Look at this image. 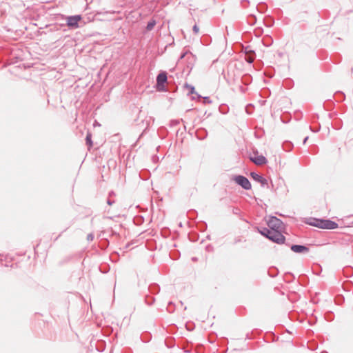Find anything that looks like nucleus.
Instances as JSON below:
<instances>
[{
    "mask_svg": "<svg viewBox=\"0 0 353 353\" xmlns=\"http://www.w3.org/2000/svg\"><path fill=\"white\" fill-rule=\"evenodd\" d=\"M312 225L323 229H335L338 228V224L330 220H316V223H310Z\"/></svg>",
    "mask_w": 353,
    "mask_h": 353,
    "instance_id": "nucleus-1",
    "label": "nucleus"
},
{
    "mask_svg": "<svg viewBox=\"0 0 353 353\" xmlns=\"http://www.w3.org/2000/svg\"><path fill=\"white\" fill-rule=\"evenodd\" d=\"M268 235L269 239L276 243L283 244L285 242V236L276 230H270Z\"/></svg>",
    "mask_w": 353,
    "mask_h": 353,
    "instance_id": "nucleus-2",
    "label": "nucleus"
},
{
    "mask_svg": "<svg viewBox=\"0 0 353 353\" xmlns=\"http://www.w3.org/2000/svg\"><path fill=\"white\" fill-rule=\"evenodd\" d=\"M167 81V75L165 73H160L157 79V89L159 91L165 90V83Z\"/></svg>",
    "mask_w": 353,
    "mask_h": 353,
    "instance_id": "nucleus-3",
    "label": "nucleus"
},
{
    "mask_svg": "<svg viewBox=\"0 0 353 353\" xmlns=\"http://www.w3.org/2000/svg\"><path fill=\"white\" fill-rule=\"evenodd\" d=\"M81 20V17L80 15L68 17L67 18V25L71 28H79V21Z\"/></svg>",
    "mask_w": 353,
    "mask_h": 353,
    "instance_id": "nucleus-4",
    "label": "nucleus"
},
{
    "mask_svg": "<svg viewBox=\"0 0 353 353\" xmlns=\"http://www.w3.org/2000/svg\"><path fill=\"white\" fill-rule=\"evenodd\" d=\"M234 181L236 183L240 185L242 188L245 190H249L251 188V184L248 179L243 176H236Z\"/></svg>",
    "mask_w": 353,
    "mask_h": 353,
    "instance_id": "nucleus-5",
    "label": "nucleus"
},
{
    "mask_svg": "<svg viewBox=\"0 0 353 353\" xmlns=\"http://www.w3.org/2000/svg\"><path fill=\"white\" fill-rule=\"evenodd\" d=\"M268 226L271 228V230H276L279 229L281 227L282 222L276 217H271L268 221Z\"/></svg>",
    "mask_w": 353,
    "mask_h": 353,
    "instance_id": "nucleus-6",
    "label": "nucleus"
},
{
    "mask_svg": "<svg viewBox=\"0 0 353 353\" xmlns=\"http://www.w3.org/2000/svg\"><path fill=\"white\" fill-rule=\"evenodd\" d=\"M250 160L257 165L265 164L267 162L266 159L263 155L254 154L250 157Z\"/></svg>",
    "mask_w": 353,
    "mask_h": 353,
    "instance_id": "nucleus-7",
    "label": "nucleus"
},
{
    "mask_svg": "<svg viewBox=\"0 0 353 353\" xmlns=\"http://www.w3.org/2000/svg\"><path fill=\"white\" fill-rule=\"evenodd\" d=\"M291 250L297 253H303L308 252V248L303 245H294L291 246Z\"/></svg>",
    "mask_w": 353,
    "mask_h": 353,
    "instance_id": "nucleus-8",
    "label": "nucleus"
},
{
    "mask_svg": "<svg viewBox=\"0 0 353 353\" xmlns=\"http://www.w3.org/2000/svg\"><path fill=\"white\" fill-rule=\"evenodd\" d=\"M245 59L248 62L252 63L254 59V52L251 50H245Z\"/></svg>",
    "mask_w": 353,
    "mask_h": 353,
    "instance_id": "nucleus-9",
    "label": "nucleus"
},
{
    "mask_svg": "<svg viewBox=\"0 0 353 353\" xmlns=\"http://www.w3.org/2000/svg\"><path fill=\"white\" fill-rule=\"evenodd\" d=\"M252 177L259 182H260L261 184H266L267 181L265 179H264L261 176L256 174V173H251Z\"/></svg>",
    "mask_w": 353,
    "mask_h": 353,
    "instance_id": "nucleus-10",
    "label": "nucleus"
},
{
    "mask_svg": "<svg viewBox=\"0 0 353 353\" xmlns=\"http://www.w3.org/2000/svg\"><path fill=\"white\" fill-rule=\"evenodd\" d=\"M155 25H156V21H155V20H152V21H150V22H148V25H147V26H146V29H147V30H148V31H150V30H152L154 28V26H155Z\"/></svg>",
    "mask_w": 353,
    "mask_h": 353,
    "instance_id": "nucleus-11",
    "label": "nucleus"
},
{
    "mask_svg": "<svg viewBox=\"0 0 353 353\" xmlns=\"http://www.w3.org/2000/svg\"><path fill=\"white\" fill-rule=\"evenodd\" d=\"M185 88L188 90L189 94H194L195 92L194 88L190 85L185 84Z\"/></svg>",
    "mask_w": 353,
    "mask_h": 353,
    "instance_id": "nucleus-12",
    "label": "nucleus"
},
{
    "mask_svg": "<svg viewBox=\"0 0 353 353\" xmlns=\"http://www.w3.org/2000/svg\"><path fill=\"white\" fill-rule=\"evenodd\" d=\"M86 141L87 143L89 144L90 147L92 145V142L91 140V134L88 133L86 136Z\"/></svg>",
    "mask_w": 353,
    "mask_h": 353,
    "instance_id": "nucleus-13",
    "label": "nucleus"
},
{
    "mask_svg": "<svg viewBox=\"0 0 353 353\" xmlns=\"http://www.w3.org/2000/svg\"><path fill=\"white\" fill-rule=\"evenodd\" d=\"M269 232H270V230H268V229H264L263 231H261V234H263V236H266L267 238L269 239Z\"/></svg>",
    "mask_w": 353,
    "mask_h": 353,
    "instance_id": "nucleus-14",
    "label": "nucleus"
},
{
    "mask_svg": "<svg viewBox=\"0 0 353 353\" xmlns=\"http://www.w3.org/2000/svg\"><path fill=\"white\" fill-rule=\"evenodd\" d=\"M189 54L190 56H191L192 57H194V55L192 54V53H191L190 52H186L185 53H183L181 57V59H183L186 55Z\"/></svg>",
    "mask_w": 353,
    "mask_h": 353,
    "instance_id": "nucleus-15",
    "label": "nucleus"
},
{
    "mask_svg": "<svg viewBox=\"0 0 353 353\" xmlns=\"http://www.w3.org/2000/svg\"><path fill=\"white\" fill-rule=\"evenodd\" d=\"M193 30L195 33H198L199 32V28L196 25H194L193 27Z\"/></svg>",
    "mask_w": 353,
    "mask_h": 353,
    "instance_id": "nucleus-16",
    "label": "nucleus"
},
{
    "mask_svg": "<svg viewBox=\"0 0 353 353\" xmlns=\"http://www.w3.org/2000/svg\"><path fill=\"white\" fill-rule=\"evenodd\" d=\"M308 137H305V139H304V141H303V143H305L306 141L307 140Z\"/></svg>",
    "mask_w": 353,
    "mask_h": 353,
    "instance_id": "nucleus-17",
    "label": "nucleus"
},
{
    "mask_svg": "<svg viewBox=\"0 0 353 353\" xmlns=\"http://www.w3.org/2000/svg\"><path fill=\"white\" fill-rule=\"evenodd\" d=\"M352 70H353V68Z\"/></svg>",
    "mask_w": 353,
    "mask_h": 353,
    "instance_id": "nucleus-18",
    "label": "nucleus"
}]
</instances>
